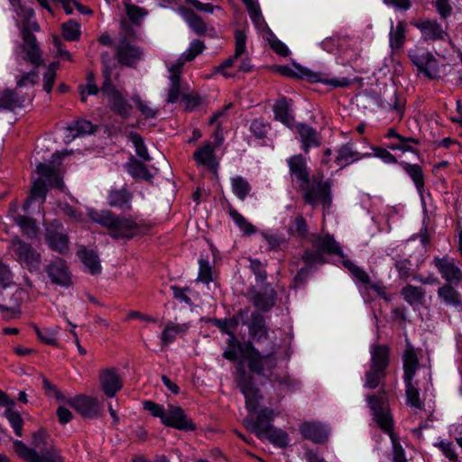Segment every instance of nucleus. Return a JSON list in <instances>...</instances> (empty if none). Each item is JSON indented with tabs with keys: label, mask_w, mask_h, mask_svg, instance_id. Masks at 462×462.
<instances>
[{
	"label": "nucleus",
	"mask_w": 462,
	"mask_h": 462,
	"mask_svg": "<svg viewBox=\"0 0 462 462\" xmlns=\"http://www.w3.org/2000/svg\"><path fill=\"white\" fill-rule=\"evenodd\" d=\"M162 424L180 430H194L195 423L188 418L184 410L180 406L169 405Z\"/></svg>",
	"instance_id": "obj_14"
},
{
	"label": "nucleus",
	"mask_w": 462,
	"mask_h": 462,
	"mask_svg": "<svg viewBox=\"0 0 462 462\" xmlns=\"http://www.w3.org/2000/svg\"><path fill=\"white\" fill-rule=\"evenodd\" d=\"M205 49V44L200 40H193L190 42L189 49L181 55L178 61H182L183 64L186 61L193 60L198 55L202 53Z\"/></svg>",
	"instance_id": "obj_58"
},
{
	"label": "nucleus",
	"mask_w": 462,
	"mask_h": 462,
	"mask_svg": "<svg viewBox=\"0 0 462 462\" xmlns=\"http://www.w3.org/2000/svg\"><path fill=\"white\" fill-rule=\"evenodd\" d=\"M246 347L251 352L246 360L249 370L257 375L268 379L277 366L276 354L279 346L273 343L270 352L266 354H262L253 343H249Z\"/></svg>",
	"instance_id": "obj_4"
},
{
	"label": "nucleus",
	"mask_w": 462,
	"mask_h": 462,
	"mask_svg": "<svg viewBox=\"0 0 462 462\" xmlns=\"http://www.w3.org/2000/svg\"><path fill=\"white\" fill-rule=\"evenodd\" d=\"M263 438H266L272 444L279 448H285L289 443V436L287 432L275 427L271 429Z\"/></svg>",
	"instance_id": "obj_54"
},
{
	"label": "nucleus",
	"mask_w": 462,
	"mask_h": 462,
	"mask_svg": "<svg viewBox=\"0 0 462 462\" xmlns=\"http://www.w3.org/2000/svg\"><path fill=\"white\" fill-rule=\"evenodd\" d=\"M268 380L281 390H292L297 382L287 373L272 374Z\"/></svg>",
	"instance_id": "obj_53"
},
{
	"label": "nucleus",
	"mask_w": 462,
	"mask_h": 462,
	"mask_svg": "<svg viewBox=\"0 0 462 462\" xmlns=\"http://www.w3.org/2000/svg\"><path fill=\"white\" fill-rule=\"evenodd\" d=\"M311 244L313 247L318 249L323 255L326 254L344 257V254L339 244L330 235L315 236L311 240Z\"/></svg>",
	"instance_id": "obj_26"
},
{
	"label": "nucleus",
	"mask_w": 462,
	"mask_h": 462,
	"mask_svg": "<svg viewBox=\"0 0 462 462\" xmlns=\"http://www.w3.org/2000/svg\"><path fill=\"white\" fill-rule=\"evenodd\" d=\"M407 402L416 409H421L423 406L420 399L419 389L413 385L412 381H404Z\"/></svg>",
	"instance_id": "obj_56"
},
{
	"label": "nucleus",
	"mask_w": 462,
	"mask_h": 462,
	"mask_svg": "<svg viewBox=\"0 0 462 462\" xmlns=\"http://www.w3.org/2000/svg\"><path fill=\"white\" fill-rule=\"evenodd\" d=\"M390 349L386 345H375L371 349V365L365 373V387L375 389L383 386L386 368L390 363Z\"/></svg>",
	"instance_id": "obj_3"
},
{
	"label": "nucleus",
	"mask_w": 462,
	"mask_h": 462,
	"mask_svg": "<svg viewBox=\"0 0 462 462\" xmlns=\"http://www.w3.org/2000/svg\"><path fill=\"white\" fill-rule=\"evenodd\" d=\"M303 190L304 201L316 207L320 204L323 208H329L332 203L331 185L328 180H323V176H314L312 181L300 186Z\"/></svg>",
	"instance_id": "obj_5"
},
{
	"label": "nucleus",
	"mask_w": 462,
	"mask_h": 462,
	"mask_svg": "<svg viewBox=\"0 0 462 462\" xmlns=\"http://www.w3.org/2000/svg\"><path fill=\"white\" fill-rule=\"evenodd\" d=\"M235 382L245 396L246 409L249 411H255L263 396L254 382L253 375L248 374L243 365H239L236 368Z\"/></svg>",
	"instance_id": "obj_7"
},
{
	"label": "nucleus",
	"mask_w": 462,
	"mask_h": 462,
	"mask_svg": "<svg viewBox=\"0 0 462 462\" xmlns=\"http://www.w3.org/2000/svg\"><path fill=\"white\" fill-rule=\"evenodd\" d=\"M401 295L411 306L422 305L425 301L426 291L422 287L408 284L401 290Z\"/></svg>",
	"instance_id": "obj_37"
},
{
	"label": "nucleus",
	"mask_w": 462,
	"mask_h": 462,
	"mask_svg": "<svg viewBox=\"0 0 462 462\" xmlns=\"http://www.w3.org/2000/svg\"><path fill=\"white\" fill-rule=\"evenodd\" d=\"M425 42L445 41L448 38L447 30L436 20H423L415 23Z\"/></svg>",
	"instance_id": "obj_21"
},
{
	"label": "nucleus",
	"mask_w": 462,
	"mask_h": 462,
	"mask_svg": "<svg viewBox=\"0 0 462 462\" xmlns=\"http://www.w3.org/2000/svg\"><path fill=\"white\" fill-rule=\"evenodd\" d=\"M411 62L429 79H434L438 73V62L433 54L424 50H411L409 51Z\"/></svg>",
	"instance_id": "obj_13"
},
{
	"label": "nucleus",
	"mask_w": 462,
	"mask_h": 462,
	"mask_svg": "<svg viewBox=\"0 0 462 462\" xmlns=\"http://www.w3.org/2000/svg\"><path fill=\"white\" fill-rule=\"evenodd\" d=\"M24 98L13 89H5L0 92V111L1 110H14L16 107L23 106Z\"/></svg>",
	"instance_id": "obj_39"
},
{
	"label": "nucleus",
	"mask_w": 462,
	"mask_h": 462,
	"mask_svg": "<svg viewBox=\"0 0 462 462\" xmlns=\"http://www.w3.org/2000/svg\"><path fill=\"white\" fill-rule=\"evenodd\" d=\"M99 381L101 389L108 398L116 396L123 387V382L116 368H106L100 371Z\"/></svg>",
	"instance_id": "obj_22"
},
{
	"label": "nucleus",
	"mask_w": 462,
	"mask_h": 462,
	"mask_svg": "<svg viewBox=\"0 0 462 462\" xmlns=\"http://www.w3.org/2000/svg\"><path fill=\"white\" fill-rule=\"evenodd\" d=\"M438 296L448 306H461V295L450 283H445L438 289Z\"/></svg>",
	"instance_id": "obj_38"
},
{
	"label": "nucleus",
	"mask_w": 462,
	"mask_h": 462,
	"mask_svg": "<svg viewBox=\"0 0 462 462\" xmlns=\"http://www.w3.org/2000/svg\"><path fill=\"white\" fill-rule=\"evenodd\" d=\"M126 170L128 173L134 179L150 181L153 177L143 162L134 158H132L131 161L126 164Z\"/></svg>",
	"instance_id": "obj_44"
},
{
	"label": "nucleus",
	"mask_w": 462,
	"mask_h": 462,
	"mask_svg": "<svg viewBox=\"0 0 462 462\" xmlns=\"http://www.w3.org/2000/svg\"><path fill=\"white\" fill-rule=\"evenodd\" d=\"M433 263L448 283H458L462 280V271L450 257H434Z\"/></svg>",
	"instance_id": "obj_18"
},
{
	"label": "nucleus",
	"mask_w": 462,
	"mask_h": 462,
	"mask_svg": "<svg viewBox=\"0 0 462 462\" xmlns=\"http://www.w3.org/2000/svg\"><path fill=\"white\" fill-rule=\"evenodd\" d=\"M237 317L244 325H247L250 337L256 343L263 342L269 338V328L265 317L259 311H252L249 308L241 309Z\"/></svg>",
	"instance_id": "obj_8"
},
{
	"label": "nucleus",
	"mask_w": 462,
	"mask_h": 462,
	"mask_svg": "<svg viewBox=\"0 0 462 462\" xmlns=\"http://www.w3.org/2000/svg\"><path fill=\"white\" fill-rule=\"evenodd\" d=\"M276 291L266 284L261 291L253 294L251 301L257 309L255 311L269 312L276 303Z\"/></svg>",
	"instance_id": "obj_24"
},
{
	"label": "nucleus",
	"mask_w": 462,
	"mask_h": 462,
	"mask_svg": "<svg viewBox=\"0 0 462 462\" xmlns=\"http://www.w3.org/2000/svg\"><path fill=\"white\" fill-rule=\"evenodd\" d=\"M252 22L258 25L263 22V15L258 3L254 0H242Z\"/></svg>",
	"instance_id": "obj_64"
},
{
	"label": "nucleus",
	"mask_w": 462,
	"mask_h": 462,
	"mask_svg": "<svg viewBox=\"0 0 462 462\" xmlns=\"http://www.w3.org/2000/svg\"><path fill=\"white\" fill-rule=\"evenodd\" d=\"M37 173L41 176V178H44L51 186L61 188L63 185L61 179L57 173V171L51 165L39 163L37 165Z\"/></svg>",
	"instance_id": "obj_45"
},
{
	"label": "nucleus",
	"mask_w": 462,
	"mask_h": 462,
	"mask_svg": "<svg viewBox=\"0 0 462 462\" xmlns=\"http://www.w3.org/2000/svg\"><path fill=\"white\" fill-rule=\"evenodd\" d=\"M251 341L245 342L241 344L234 334H230V337L227 340V347L223 353V356L229 360L235 361L238 356V353L242 355V356L247 360L248 356L250 355V349L245 347Z\"/></svg>",
	"instance_id": "obj_32"
},
{
	"label": "nucleus",
	"mask_w": 462,
	"mask_h": 462,
	"mask_svg": "<svg viewBox=\"0 0 462 462\" xmlns=\"http://www.w3.org/2000/svg\"><path fill=\"white\" fill-rule=\"evenodd\" d=\"M108 100L113 112L124 118L129 116L132 106L119 92H114Z\"/></svg>",
	"instance_id": "obj_42"
},
{
	"label": "nucleus",
	"mask_w": 462,
	"mask_h": 462,
	"mask_svg": "<svg viewBox=\"0 0 462 462\" xmlns=\"http://www.w3.org/2000/svg\"><path fill=\"white\" fill-rule=\"evenodd\" d=\"M67 130L73 138H76L81 134H92L95 131V127L90 121L81 119L69 124L67 126Z\"/></svg>",
	"instance_id": "obj_48"
},
{
	"label": "nucleus",
	"mask_w": 462,
	"mask_h": 462,
	"mask_svg": "<svg viewBox=\"0 0 462 462\" xmlns=\"http://www.w3.org/2000/svg\"><path fill=\"white\" fill-rule=\"evenodd\" d=\"M92 221L105 226L108 235L116 240H129L142 232L144 225L143 221H137L132 217L116 216L109 210L89 212Z\"/></svg>",
	"instance_id": "obj_1"
},
{
	"label": "nucleus",
	"mask_w": 462,
	"mask_h": 462,
	"mask_svg": "<svg viewBox=\"0 0 462 462\" xmlns=\"http://www.w3.org/2000/svg\"><path fill=\"white\" fill-rule=\"evenodd\" d=\"M228 213L236 225L245 235L251 236L256 232L254 226L249 223L236 209L233 208L231 206L229 208Z\"/></svg>",
	"instance_id": "obj_50"
},
{
	"label": "nucleus",
	"mask_w": 462,
	"mask_h": 462,
	"mask_svg": "<svg viewBox=\"0 0 462 462\" xmlns=\"http://www.w3.org/2000/svg\"><path fill=\"white\" fill-rule=\"evenodd\" d=\"M235 41L236 49L234 55L225 60L216 68V71L221 73L226 78L234 76V74L227 72L226 69L234 66L235 62L245 53L246 49V35L244 32L236 31L235 33Z\"/></svg>",
	"instance_id": "obj_23"
},
{
	"label": "nucleus",
	"mask_w": 462,
	"mask_h": 462,
	"mask_svg": "<svg viewBox=\"0 0 462 462\" xmlns=\"http://www.w3.org/2000/svg\"><path fill=\"white\" fill-rule=\"evenodd\" d=\"M301 435L317 444H322L328 439V429L319 422H304L300 427Z\"/></svg>",
	"instance_id": "obj_25"
},
{
	"label": "nucleus",
	"mask_w": 462,
	"mask_h": 462,
	"mask_svg": "<svg viewBox=\"0 0 462 462\" xmlns=\"http://www.w3.org/2000/svg\"><path fill=\"white\" fill-rule=\"evenodd\" d=\"M129 139L134 145L137 156H139L143 161L149 162L151 160V157L148 153L143 137L139 134L132 132L129 134Z\"/></svg>",
	"instance_id": "obj_59"
},
{
	"label": "nucleus",
	"mask_w": 462,
	"mask_h": 462,
	"mask_svg": "<svg viewBox=\"0 0 462 462\" xmlns=\"http://www.w3.org/2000/svg\"><path fill=\"white\" fill-rule=\"evenodd\" d=\"M402 361L404 371L403 380L412 381L419 367V358L413 346L411 344L407 345V347L402 356Z\"/></svg>",
	"instance_id": "obj_33"
},
{
	"label": "nucleus",
	"mask_w": 462,
	"mask_h": 462,
	"mask_svg": "<svg viewBox=\"0 0 462 462\" xmlns=\"http://www.w3.org/2000/svg\"><path fill=\"white\" fill-rule=\"evenodd\" d=\"M288 165L291 175L295 176L300 186L309 182L310 172L308 171L306 160L301 154L293 155L288 160Z\"/></svg>",
	"instance_id": "obj_30"
},
{
	"label": "nucleus",
	"mask_w": 462,
	"mask_h": 462,
	"mask_svg": "<svg viewBox=\"0 0 462 462\" xmlns=\"http://www.w3.org/2000/svg\"><path fill=\"white\" fill-rule=\"evenodd\" d=\"M296 128L302 144V149L306 153L309 152L311 147L320 145L319 134L313 127L306 124H299Z\"/></svg>",
	"instance_id": "obj_29"
},
{
	"label": "nucleus",
	"mask_w": 462,
	"mask_h": 462,
	"mask_svg": "<svg viewBox=\"0 0 462 462\" xmlns=\"http://www.w3.org/2000/svg\"><path fill=\"white\" fill-rule=\"evenodd\" d=\"M28 292L22 288L14 291L3 287L0 290V311L6 319H12L21 314V306L28 299Z\"/></svg>",
	"instance_id": "obj_10"
},
{
	"label": "nucleus",
	"mask_w": 462,
	"mask_h": 462,
	"mask_svg": "<svg viewBox=\"0 0 462 462\" xmlns=\"http://www.w3.org/2000/svg\"><path fill=\"white\" fill-rule=\"evenodd\" d=\"M67 403L83 417L95 418L98 416L99 406L96 398L81 394L68 399Z\"/></svg>",
	"instance_id": "obj_20"
},
{
	"label": "nucleus",
	"mask_w": 462,
	"mask_h": 462,
	"mask_svg": "<svg viewBox=\"0 0 462 462\" xmlns=\"http://www.w3.org/2000/svg\"><path fill=\"white\" fill-rule=\"evenodd\" d=\"M189 26L198 35H204L208 31L206 23L193 10L181 6L179 9Z\"/></svg>",
	"instance_id": "obj_34"
},
{
	"label": "nucleus",
	"mask_w": 462,
	"mask_h": 462,
	"mask_svg": "<svg viewBox=\"0 0 462 462\" xmlns=\"http://www.w3.org/2000/svg\"><path fill=\"white\" fill-rule=\"evenodd\" d=\"M59 68L58 62H51L43 75V89L50 93L52 90L53 84L56 79V71Z\"/></svg>",
	"instance_id": "obj_63"
},
{
	"label": "nucleus",
	"mask_w": 462,
	"mask_h": 462,
	"mask_svg": "<svg viewBox=\"0 0 462 462\" xmlns=\"http://www.w3.org/2000/svg\"><path fill=\"white\" fill-rule=\"evenodd\" d=\"M45 271L51 283L62 287L71 285V273L64 260L60 258L53 260L46 266Z\"/></svg>",
	"instance_id": "obj_16"
},
{
	"label": "nucleus",
	"mask_w": 462,
	"mask_h": 462,
	"mask_svg": "<svg viewBox=\"0 0 462 462\" xmlns=\"http://www.w3.org/2000/svg\"><path fill=\"white\" fill-rule=\"evenodd\" d=\"M23 44L21 48L26 51V60L30 61L34 67H40L43 64L42 58V51L39 47L35 35L29 31L24 25L21 32Z\"/></svg>",
	"instance_id": "obj_17"
},
{
	"label": "nucleus",
	"mask_w": 462,
	"mask_h": 462,
	"mask_svg": "<svg viewBox=\"0 0 462 462\" xmlns=\"http://www.w3.org/2000/svg\"><path fill=\"white\" fill-rule=\"evenodd\" d=\"M406 23L399 21L395 27L392 25L389 36L392 49H400L405 42Z\"/></svg>",
	"instance_id": "obj_47"
},
{
	"label": "nucleus",
	"mask_w": 462,
	"mask_h": 462,
	"mask_svg": "<svg viewBox=\"0 0 462 462\" xmlns=\"http://www.w3.org/2000/svg\"><path fill=\"white\" fill-rule=\"evenodd\" d=\"M133 193L125 187L112 189L107 196V203L110 207L118 208L124 210H131V200Z\"/></svg>",
	"instance_id": "obj_27"
},
{
	"label": "nucleus",
	"mask_w": 462,
	"mask_h": 462,
	"mask_svg": "<svg viewBox=\"0 0 462 462\" xmlns=\"http://www.w3.org/2000/svg\"><path fill=\"white\" fill-rule=\"evenodd\" d=\"M9 249L15 254V260L30 272L39 269L42 262L41 254L28 243L18 236H14L9 242Z\"/></svg>",
	"instance_id": "obj_9"
},
{
	"label": "nucleus",
	"mask_w": 462,
	"mask_h": 462,
	"mask_svg": "<svg viewBox=\"0 0 462 462\" xmlns=\"http://www.w3.org/2000/svg\"><path fill=\"white\" fill-rule=\"evenodd\" d=\"M302 261L306 264L305 267L309 270L312 266L316 264H324L326 263V259L324 255L318 250L306 249L304 250L302 256Z\"/></svg>",
	"instance_id": "obj_55"
},
{
	"label": "nucleus",
	"mask_w": 462,
	"mask_h": 462,
	"mask_svg": "<svg viewBox=\"0 0 462 462\" xmlns=\"http://www.w3.org/2000/svg\"><path fill=\"white\" fill-rule=\"evenodd\" d=\"M374 420L385 433L389 434L393 444V462H406L404 450L398 436L393 432V419L384 394H372L366 397Z\"/></svg>",
	"instance_id": "obj_2"
},
{
	"label": "nucleus",
	"mask_w": 462,
	"mask_h": 462,
	"mask_svg": "<svg viewBox=\"0 0 462 462\" xmlns=\"http://www.w3.org/2000/svg\"><path fill=\"white\" fill-rule=\"evenodd\" d=\"M189 328L187 324H175L168 322L162 332L161 340L162 345L172 343L179 334H185Z\"/></svg>",
	"instance_id": "obj_41"
},
{
	"label": "nucleus",
	"mask_w": 462,
	"mask_h": 462,
	"mask_svg": "<svg viewBox=\"0 0 462 462\" xmlns=\"http://www.w3.org/2000/svg\"><path fill=\"white\" fill-rule=\"evenodd\" d=\"M183 67L182 61H177L170 68V87L166 102L169 104L176 103L180 97V74Z\"/></svg>",
	"instance_id": "obj_28"
},
{
	"label": "nucleus",
	"mask_w": 462,
	"mask_h": 462,
	"mask_svg": "<svg viewBox=\"0 0 462 462\" xmlns=\"http://www.w3.org/2000/svg\"><path fill=\"white\" fill-rule=\"evenodd\" d=\"M274 118L288 127L294 124V116L291 113V106L285 97L279 98L273 105Z\"/></svg>",
	"instance_id": "obj_35"
},
{
	"label": "nucleus",
	"mask_w": 462,
	"mask_h": 462,
	"mask_svg": "<svg viewBox=\"0 0 462 462\" xmlns=\"http://www.w3.org/2000/svg\"><path fill=\"white\" fill-rule=\"evenodd\" d=\"M274 417V411L265 407L258 411L255 419L249 417L245 418L243 424L249 431L254 433L259 439H263V436L274 427L272 424Z\"/></svg>",
	"instance_id": "obj_11"
},
{
	"label": "nucleus",
	"mask_w": 462,
	"mask_h": 462,
	"mask_svg": "<svg viewBox=\"0 0 462 462\" xmlns=\"http://www.w3.org/2000/svg\"><path fill=\"white\" fill-rule=\"evenodd\" d=\"M362 158L363 155L354 150L353 144L347 143L340 146L335 162L340 166V168H344Z\"/></svg>",
	"instance_id": "obj_36"
},
{
	"label": "nucleus",
	"mask_w": 462,
	"mask_h": 462,
	"mask_svg": "<svg viewBox=\"0 0 462 462\" xmlns=\"http://www.w3.org/2000/svg\"><path fill=\"white\" fill-rule=\"evenodd\" d=\"M343 265L351 273V274L362 284L368 289V285L371 282L369 274L361 267L355 264L350 260H343Z\"/></svg>",
	"instance_id": "obj_51"
},
{
	"label": "nucleus",
	"mask_w": 462,
	"mask_h": 462,
	"mask_svg": "<svg viewBox=\"0 0 462 462\" xmlns=\"http://www.w3.org/2000/svg\"><path fill=\"white\" fill-rule=\"evenodd\" d=\"M194 160L201 165L206 166L209 171L217 172L218 163L215 159L214 147L210 143H206L193 154Z\"/></svg>",
	"instance_id": "obj_31"
},
{
	"label": "nucleus",
	"mask_w": 462,
	"mask_h": 462,
	"mask_svg": "<svg viewBox=\"0 0 462 462\" xmlns=\"http://www.w3.org/2000/svg\"><path fill=\"white\" fill-rule=\"evenodd\" d=\"M14 448L16 454L26 462H62L57 448H48L43 457L35 449L28 448L23 441L14 440Z\"/></svg>",
	"instance_id": "obj_12"
},
{
	"label": "nucleus",
	"mask_w": 462,
	"mask_h": 462,
	"mask_svg": "<svg viewBox=\"0 0 462 462\" xmlns=\"http://www.w3.org/2000/svg\"><path fill=\"white\" fill-rule=\"evenodd\" d=\"M62 37L69 42L79 41L81 35L80 24L75 20H69L61 25Z\"/></svg>",
	"instance_id": "obj_49"
},
{
	"label": "nucleus",
	"mask_w": 462,
	"mask_h": 462,
	"mask_svg": "<svg viewBox=\"0 0 462 462\" xmlns=\"http://www.w3.org/2000/svg\"><path fill=\"white\" fill-rule=\"evenodd\" d=\"M125 11L130 21L135 24H139L148 14V12L144 8L133 4H126Z\"/></svg>",
	"instance_id": "obj_62"
},
{
	"label": "nucleus",
	"mask_w": 462,
	"mask_h": 462,
	"mask_svg": "<svg viewBox=\"0 0 462 462\" xmlns=\"http://www.w3.org/2000/svg\"><path fill=\"white\" fill-rule=\"evenodd\" d=\"M86 79H87V83L85 86H83V85L79 86L82 102H86L87 95H96L98 92V88L95 83L94 73L88 72Z\"/></svg>",
	"instance_id": "obj_61"
},
{
	"label": "nucleus",
	"mask_w": 462,
	"mask_h": 462,
	"mask_svg": "<svg viewBox=\"0 0 462 462\" xmlns=\"http://www.w3.org/2000/svg\"><path fill=\"white\" fill-rule=\"evenodd\" d=\"M231 189L235 196L241 201L246 199L252 192V185L242 176H235L230 179Z\"/></svg>",
	"instance_id": "obj_40"
},
{
	"label": "nucleus",
	"mask_w": 462,
	"mask_h": 462,
	"mask_svg": "<svg viewBox=\"0 0 462 462\" xmlns=\"http://www.w3.org/2000/svg\"><path fill=\"white\" fill-rule=\"evenodd\" d=\"M288 232L291 236H296L300 238L306 237L308 234V225L302 215L295 217L291 225L288 228Z\"/></svg>",
	"instance_id": "obj_57"
},
{
	"label": "nucleus",
	"mask_w": 462,
	"mask_h": 462,
	"mask_svg": "<svg viewBox=\"0 0 462 462\" xmlns=\"http://www.w3.org/2000/svg\"><path fill=\"white\" fill-rule=\"evenodd\" d=\"M402 166L414 182L418 191L421 192L424 189V174L422 168L418 164H411L408 162H402Z\"/></svg>",
	"instance_id": "obj_46"
},
{
	"label": "nucleus",
	"mask_w": 462,
	"mask_h": 462,
	"mask_svg": "<svg viewBox=\"0 0 462 462\" xmlns=\"http://www.w3.org/2000/svg\"><path fill=\"white\" fill-rule=\"evenodd\" d=\"M116 56L121 65L134 67L143 56V51L132 45L125 37L120 39L116 47Z\"/></svg>",
	"instance_id": "obj_15"
},
{
	"label": "nucleus",
	"mask_w": 462,
	"mask_h": 462,
	"mask_svg": "<svg viewBox=\"0 0 462 462\" xmlns=\"http://www.w3.org/2000/svg\"><path fill=\"white\" fill-rule=\"evenodd\" d=\"M278 71L289 78L306 79L311 83L321 82L333 88H343L350 84V80L347 78L328 79L325 73L315 72L300 65H293V67L280 66Z\"/></svg>",
	"instance_id": "obj_6"
},
{
	"label": "nucleus",
	"mask_w": 462,
	"mask_h": 462,
	"mask_svg": "<svg viewBox=\"0 0 462 462\" xmlns=\"http://www.w3.org/2000/svg\"><path fill=\"white\" fill-rule=\"evenodd\" d=\"M48 434L46 430L41 429L32 434V445L40 449L39 453L36 451L41 457H44V454L48 450V448H56L51 443L48 442Z\"/></svg>",
	"instance_id": "obj_52"
},
{
	"label": "nucleus",
	"mask_w": 462,
	"mask_h": 462,
	"mask_svg": "<svg viewBox=\"0 0 462 462\" xmlns=\"http://www.w3.org/2000/svg\"><path fill=\"white\" fill-rule=\"evenodd\" d=\"M79 255L91 274L97 275L101 273L100 260L96 252L84 249L79 252Z\"/></svg>",
	"instance_id": "obj_43"
},
{
	"label": "nucleus",
	"mask_w": 462,
	"mask_h": 462,
	"mask_svg": "<svg viewBox=\"0 0 462 462\" xmlns=\"http://www.w3.org/2000/svg\"><path fill=\"white\" fill-rule=\"evenodd\" d=\"M45 240L51 250L65 254L69 250V237L61 224L51 225L46 229Z\"/></svg>",
	"instance_id": "obj_19"
},
{
	"label": "nucleus",
	"mask_w": 462,
	"mask_h": 462,
	"mask_svg": "<svg viewBox=\"0 0 462 462\" xmlns=\"http://www.w3.org/2000/svg\"><path fill=\"white\" fill-rule=\"evenodd\" d=\"M5 416L10 422L11 426L13 427L15 435L18 437H22L23 420L20 413L16 411L11 410L10 407H7V409L5 411Z\"/></svg>",
	"instance_id": "obj_60"
}]
</instances>
